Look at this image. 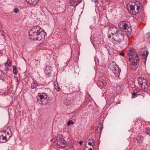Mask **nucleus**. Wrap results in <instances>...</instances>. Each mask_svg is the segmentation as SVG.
<instances>
[{
    "label": "nucleus",
    "mask_w": 150,
    "mask_h": 150,
    "mask_svg": "<svg viewBox=\"0 0 150 150\" xmlns=\"http://www.w3.org/2000/svg\"><path fill=\"white\" fill-rule=\"evenodd\" d=\"M28 33L29 38L34 40H41L46 35V33L38 25L33 27L29 30Z\"/></svg>",
    "instance_id": "1"
},
{
    "label": "nucleus",
    "mask_w": 150,
    "mask_h": 150,
    "mask_svg": "<svg viewBox=\"0 0 150 150\" xmlns=\"http://www.w3.org/2000/svg\"><path fill=\"white\" fill-rule=\"evenodd\" d=\"M127 7L129 11L133 15L138 14L142 9V5L139 2L130 1Z\"/></svg>",
    "instance_id": "2"
},
{
    "label": "nucleus",
    "mask_w": 150,
    "mask_h": 150,
    "mask_svg": "<svg viewBox=\"0 0 150 150\" xmlns=\"http://www.w3.org/2000/svg\"><path fill=\"white\" fill-rule=\"evenodd\" d=\"M127 56L129 60L132 61L134 64H131V67L133 66H134L135 69L137 67L136 64L139 62V59L137 53L135 52L134 49L131 48L128 51Z\"/></svg>",
    "instance_id": "3"
},
{
    "label": "nucleus",
    "mask_w": 150,
    "mask_h": 150,
    "mask_svg": "<svg viewBox=\"0 0 150 150\" xmlns=\"http://www.w3.org/2000/svg\"><path fill=\"white\" fill-rule=\"evenodd\" d=\"M11 128L8 127L5 130L0 131V143H4L9 139L12 136Z\"/></svg>",
    "instance_id": "4"
},
{
    "label": "nucleus",
    "mask_w": 150,
    "mask_h": 150,
    "mask_svg": "<svg viewBox=\"0 0 150 150\" xmlns=\"http://www.w3.org/2000/svg\"><path fill=\"white\" fill-rule=\"evenodd\" d=\"M118 26L120 29L125 32L127 35H129L131 33V27L128 22L125 21L121 22L119 23Z\"/></svg>",
    "instance_id": "5"
},
{
    "label": "nucleus",
    "mask_w": 150,
    "mask_h": 150,
    "mask_svg": "<svg viewBox=\"0 0 150 150\" xmlns=\"http://www.w3.org/2000/svg\"><path fill=\"white\" fill-rule=\"evenodd\" d=\"M37 98V102L40 104L47 105L50 103V100L45 93L39 94Z\"/></svg>",
    "instance_id": "6"
},
{
    "label": "nucleus",
    "mask_w": 150,
    "mask_h": 150,
    "mask_svg": "<svg viewBox=\"0 0 150 150\" xmlns=\"http://www.w3.org/2000/svg\"><path fill=\"white\" fill-rule=\"evenodd\" d=\"M124 36L122 32L113 36L112 42L114 44H118L123 41Z\"/></svg>",
    "instance_id": "7"
},
{
    "label": "nucleus",
    "mask_w": 150,
    "mask_h": 150,
    "mask_svg": "<svg viewBox=\"0 0 150 150\" xmlns=\"http://www.w3.org/2000/svg\"><path fill=\"white\" fill-rule=\"evenodd\" d=\"M109 67L115 74V76L117 77L119 76L121 70L115 63L110 64Z\"/></svg>",
    "instance_id": "8"
},
{
    "label": "nucleus",
    "mask_w": 150,
    "mask_h": 150,
    "mask_svg": "<svg viewBox=\"0 0 150 150\" xmlns=\"http://www.w3.org/2000/svg\"><path fill=\"white\" fill-rule=\"evenodd\" d=\"M139 84L140 85L143 89H145L147 88V85L146 80L142 77H139L138 79Z\"/></svg>",
    "instance_id": "9"
},
{
    "label": "nucleus",
    "mask_w": 150,
    "mask_h": 150,
    "mask_svg": "<svg viewBox=\"0 0 150 150\" xmlns=\"http://www.w3.org/2000/svg\"><path fill=\"white\" fill-rule=\"evenodd\" d=\"M28 4L33 6H35L39 2V0H25Z\"/></svg>",
    "instance_id": "10"
},
{
    "label": "nucleus",
    "mask_w": 150,
    "mask_h": 150,
    "mask_svg": "<svg viewBox=\"0 0 150 150\" xmlns=\"http://www.w3.org/2000/svg\"><path fill=\"white\" fill-rule=\"evenodd\" d=\"M110 29L112 31L111 34L113 36L115 35H116L120 32L119 31L118 29L115 28H110Z\"/></svg>",
    "instance_id": "11"
},
{
    "label": "nucleus",
    "mask_w": 150,
    "mask_h": 150,
    "mask_svg": "<svg viewBox=\"0 0 150 150\" xmlns=\"http://www.w3.org/2000/svg\"><path fill=\"white\" fill-rule=\"evenodd\" d=\"M109 54L110 55H113L116 52V51L112 47L107 48Z\"/></svg>",
    "instance_id": "12"
},
{
    "label": "nucleus",
    "mask_w": 150,
    "mask_h": 150,
    "mask_svg": "<svg viewBox=\"0 0 150 150\" xmlns=\"http://www.w3.org/2000/svg\"><path fill=\"white\" fill-rule=\"evenodd\" d=\"M59 142L61 144H62L63 146L60 145L59 144H57V146L59 147L64 148L65 146V144L66 143V141L63 138V140H61Z\"/></svg>",
    "instance_id": "13"
},
{
    "label": "nucleus",
    "mask_w": 150,
    "mask_h": 150,
    "mask_svg": "<svg viewBox=\"0 0 150 150\" xmlns=\"http://www.w3.org/2000/svg\"><path fill=\"white\" fill-rule=\"evenodd\" d=\"M70 5L74 7H76L80 2L76 1L75 0H70Z\"/></svg>",
    "instance_id": "14"
},
{
    "label": "nucleus",
    "mask_w": 150,
    "mask_h": 150,
    "mask_svg": "<svg viewBox=\"0 0 150 150\" xmlns=\"http://www.w3.org/2000/svg\"><path fill=\"white\" fill-rule=\"evenodd\" d=\"M38 86L39 84L38 83L34 81L31 83V88L32 89L35 88Z\"/></svg>",
    "instance_id": "15"
},
{
    "label": "nucleus",
    "mask_w": 150,
    "mask_h": 150,
    "mask_svg": "<svg viewBox=\"0 0 150 150\" xmlns=\"http://www.w3.org/2000/svg\"><path fill=\"white\" fill-rule=\"evenodd\" d=\"M144 139V138L142 136H139L137 138V140L139 142L141 143L142 142Z\"/></svg>",
    "instance_id": "16"
},
{
    "label": "nucleus",
    "mask_w": 150,
    "mask_h": 150,
    "mask_svg": "<svg viewBox=\"0 0 150 150\" xmlns=\"http://www.w3.org/2000/svg\"><path fill=\"white\" fill-rule=\"evenodd\" d=\"M54 88L57 91H59L60 90V88L57 83H54Z\"/></svg>",
    "instance_id": "17"
},
{
    "label": "nucleus",
    "mask_w": 150,
    "mask_h": 150,
    "mask_svg": "<svg viewBox=\"0 0 150 150\" xmlns=\"http://www.w3.org/2000/svg\"><path fill=\"white\" fill-rule=\"evenodd\" d=\"M97 84L98 86H100L101 87L105 86V83L101 81H98L97 82Z\"/></svg>",
    "instance_id": "18"
},
{
    "label": "nucleus",
    "mask_w": 150,
    "mask_h": 150,
    "mask_svg": "<svg viewBox=\"0 0 150 150\" xmlns=\"http://www.w3.org/2000/svg\"><path fill=\"white\" fill-rule=\"evenodd\" d=\"M49 68L48 67L46 66L45 68L46 70L45 71V73L48 75H50V70L51 69H50L49 70H48V69Z\"/></svg>",
    "instance_id": "19"
},
{
    "label": "nucleus",
    "mask_w": 150,
    "mask_h": 150,
    "mask_svg": "<svg viewBox=\"0 0 150 150\" xmlns=\"http://www.w3.org/2000/svg\"><path fill=\"white\" fill-rule=\"evenodd\" d=\"M56 137L57 141L58 142L61 140H63V136L62 135L59 134Z\"/></svg>",
    "instance_id": "20"
},
{
    "label": "nucleus",
    "mask_w": 150,
    "mask_h": 150,
    "mask_svg": "<svg viewBox=\"0 0 150 150\" xmlns=\"http://www.w3.org/2000/svg\"><path fill=\"white\" fill-rule=\"evenodd\" d=\"M144 133L149 135L150 134V129L148 128H146L144 130Z\"/></svg>",
    "instance_id": "21"
},
{
    "label": "nucleus",
    "mask_w": 150,
    "mask_h": 150,
    "mask_svg": "<svg viewBox=\"0 0 150 150\" xmlns=\"http://www.w3.org/2000/svg\"><path fill=\"white\" fill-rule=\"evenodd\" d=\"M88 144L89 145H91L92 147H93L95 144L94 141L93 140H92L91 142H89Z\"/></svg>",
    "instance_id": "22"
},
{
    "label": "nucleus",
    "mask_w": 150,
    "mask_h": 150,
    "mask_svg": "<svg viewBox=\"0 0 150 150\" xmlns=\"http://www.w3.org/2000/svg\"><path fill=\"white\" fill-rule=\"evenodd\" d=\"M5 64L6 66H11V63L10 61L9 60H8L7 62L5 63Z\"/></svg>",
    "instance_id": "23"
},
{
    "label": "nucleus",
    "mask_w": 150,
    "mask_h": 150,
    "mask_svg": "<svg viewBox=\"0 0 150 150\" xmlns=\"http://www.w3.org/2000/svg\"><path fill=\"white\" fill-rule=\"evenodd\" d=\"M13 73L15 74H16L17 73V71L16 70V66L15 65H14L13 67Z\"/></svg>",
    "instance_id": "24"
},
{
    "label": "nucleus",
    "mask_w": 150,
    "mask_h": 150,
    "mask_svg": "<svg viewBox=\"0 0 150 150\" xmlns=\"http://www.w3.org/2000/svg\"><path fill=\"white\" fill-rule=\"evenodd\" d=\"M74 124L73 121L71 120H70L68 121L67 123V125L69 126L70 125H73Z\"/></svg>",
    "instance_id": "25"
},
{
    "label": "nucleus",
    "mask_w": 150,
    "mask_h": 150,
    "mask_svg": "<svg viewBox=\"0 0 150 150\" xmlns=\"http://www.w3.org/2000/svg\"><path fill=\"white\" fill-rule=\"evenodd\" d=\"M149 52L147 51H146V54L143 53L142 55L144 57L145 56V59H146L148 55Z\"/></svg>",
    "instance_id": "26"
},
{
    "label": "nucleus",
    "mask_w": 150,
    "mask_h": 150,
    "mask_svg": "<svg viewBox=\"0 0 150 150\" xmlns=\"http://www.w3.org/2000/svg\"><path fill=\"white\" fill-rule=\"evenodd\" d=\"M138 95L135 92H134L132 93V98H135Z\"/></svg>",
    "instance_id": "27"
},
{
    "label": "nucleus",
    "mask_w": 150,
    "mask_h": 150,
    "mask_svg": "<svg viewBox=\"0 0 150 150\" xmlns=\"http://www.w3.org/2000/svg\"><path fill=\"white\" fill-rule=\"evenodd\" d=\"M57 141V137L53 138L51 140V142H54Z\"/></svg>",
    "instance_id": "28"
},
{
    "label": "nucleus",
    "mask_w": 150,
    "mask_h": 150,
    "mask_svg": "<svg viewBox=\"0 0 150 150\" xmlns=\"http://www.w3.org/2000/svg\"><path fill=\"white\" fill-rule=\"evenodd\" d=\"M95 61L96 63V64H98L99 62V60L97 58L95 57Z\"/></svg>",
    "instance_id": "29"
},
{
    "label": "nucleus",
    "mask_w": 150,
    "mask_h": 150,
    "mask_svg": "<svg viewBox=\"0 0 150 150\" xmlns=\"http://www.w3.org/2000/svg\"><path fill=\"white\" fill-rule=\"evenodd\" d=\"M64 104L66 105H70L71 104V102H67V100H65L64 102Z\"/></svg>",
    "instance_id": "30"
},
{
    "label": "nucleus",
    "mask_w": 150,
    "mask_h": 150,
    "mask_svg": "<svg viewBox=\"0 0 150 150\" xmlns=\"http://www.w3.org/2000/svg\"><path fill=\"white\" fill-rule=\"evenodd\" d=\"M19 11V10L18 8H15L14 9V11L16 13H17Z\"/></svg>",
    "instance_id": "31"
},
{
    "label": "nucleus",
    "mask_w": 150,
    "mask_h": 150,
    "mask_svg": "<svg viewBox=\"0 0 150 150\" xmlns=\"http://www.w3.org/2000/svg\"><path fill=\"white\" fill-rule=\"evenodd\" d=\"M120 55L121 56H124L125 55V54H124L123 52H121L120 53Z\"/></svg>",
    "instance_id": "32"
},
{
    "label": "nucleus",
    "mask_w": 150,
    "mask_h": 150,
    "mask_svg": "<svg viewBox=\"0 0 150 150\" xmlns=\"http://www.w3.org/2000/svg\"><path fill=\"white\" fill-rule=\"evenodd\" d=\"M91 1L92 2H93L95 3L97 2V0H92Z\"/></svg>",
    "instance_id": "33"
},
{
    "label": "nucleus",
    "mask_w": 150,
    "mask_h": 150,
    "mask_svg": "<svg viewBox=\"0 0 150 150\" xmlns=\"http://www.w3.org/2000/svg\"><path fill=\"white\" fill-rule=\"evenodd\" d=\"M83 142L82 141H80V142H79V144L80 145H81V144H82Z\"/></svg>",
    "instance_id": "34"
},
{
    "label": "nucleus",
    "mask_w": 150,
    "mask_h": 150,
    "mask_svg": "<svg viewBox=\"0 0 150 150\" xmlns=\"http://www.w3.org/2000/svg\"><path fill=\"white\" fill-rule=\"evenodd\" d=\"M16 79L17 80V84H18V78L17 77H16Z\"/></svg>",
    "instance_id": "35"
},
{
    "label": "nucleus",
    "mask_w": 150,
    "mask_h": 150,
    "mask_svg": "<svg viewBox=\"0 0 150 150\" xmlns=\"http://www.w3.org/2000/svg\"><path fill=\"white\" fill-rule=\"evenodd\" d=\"M89 150H92V149L91 148H90L89 149Z\"/></svg>",
    "instance_id": "36"
},
{
    "label": "nucleus",
    "mask_w": 150,
    "mask_h": 150,
    "mask_svg": "<svg viewBox=\"0 0 150 150\" xmlns=\"http://www.w3.org/2000/svg\"><path fill=\"white\" fill-rule=\"evenodd\" d=\"M108 37H109V38H110V36H109Z\"/></svg>",
    "instance_id": "37"
},
{
    "label": "nucleus",
    "mask_w": 150,
    "mask_h": 150,
    "mask_svg": "<svg viewBox=\"0 0 150 150\" xmlns=\"http://www.w3.org/2000/svg\"><path fill=\"white\" fill-rule=\"evenodd\" d=\"M144 95H143V97H144Z\"/></svg>",
    "instance_id": "38"
}]
</instances>
